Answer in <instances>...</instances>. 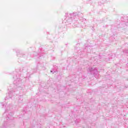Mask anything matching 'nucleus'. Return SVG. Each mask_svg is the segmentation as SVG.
<instances>
[{"label": "nucleus", "mask_w": 128, "mask_h": 128, "mask_svg": "<svg viewBox=\"0 0 128 128\" xmlns=\"http://www.w3.org/2000/svg\"><path fill=\"white\" fill-rule=\"evenodd\" d=\"M51 72H52V71H50Z\"/></svg>", "instance_id": "obj_2"}, {"label": "nucleus", "mask_w": 128, "mask_h": 128, "mask_svg": "<svg viewBox=\"0 0 128 128\" xmlns=\"http://www.w3.org/2000/svg\"><path fill=\"white\" fill-rule=\"evenodd\" d=\"M90 72L92 74H98V68H90Z\"/></svg>", "instance_id": "obj_1"}]
</instances>
